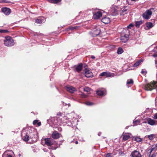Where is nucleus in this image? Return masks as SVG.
Masks as SVG:
<instances>
[{
	"instance_id": "obj_1",
	"label": "nucleus",
	"mask_w": 157,
	"mask_h": 157,
	"mask_svg": "<svg viewBox=\"0 0 157 157\" xmlns=\"http://www.w3.org/2000/svg\"><path fill=\"white\" fill-rule=\"evenodd\" d=\"M155 89H156L157 91V82H151L146 84L145 86V89L146 90H151Z\"/></svg>"
},
{
	"instance_id": "obj_2",
	"label": "nucleus",
	"mask_w": 157,
	"mask_h": 157,
	"mask_svg": "<svg viewBox=\"0 0 157 157\" xmlns=\"http://www.w3.org/2000/svg\"><path fill=\"white\" fill-rule=\"evenodd\" d=\"M4 43L5 45L7 46H12L14 44L13 40L10 36H7L5 37Z\"/></svg>"
},
{
	"instance_id": "obj_3",
	"label": "nucleus",
	"mask_w": 157,
	"mask_h": 157,
	"mask_svg": "<svg viewBox=\"0 0 157 157\" xmlns=\"http://www.w3.org/2000/svg\"><path fill=\"white\" fill-rule=\"evenodd\" d=\"M152 13L151 9L147 10L143 14V17L145 19H148L150 18Z\"/></svg>"
},
{
	"instance_id": "obj_4",
	"label": "nucleus",
	"mask_w": 157,
	"mask_h": 157,
	"mask_svg": "<svg viewBox=\"0 0 157 157\" xmlns=\"http://www.w3.org/2000/svg\"><path fill=\"white\" fill-rule=\"evenodd\" d=\"M44 141L45 144L48 146H51L53 145L54 143V141L51 138H45Z\"/></svg>"
},
{
	"instance_id": "obj_5",
	"label": "nucleus",
	"mask_w": 157,
	"mask_h": 157,
	"mask_svg": "<svg viewBox=\"0 0 157 157\" xmlns=\"http://www.w3.org/2000/svg\"><path fill=\"white\" fill-rule=\"evenodd\" d=\"M93 17L94 19H98L102 15V13L99 11L98 10L93 12Z\"/></svg>"
},
{
	"instance_id": "obj_6",
	"label": "nucleus",
	"mask_w": 157,
	"mask_h": 157,
	"mask_svg": "<svg viewBox=\"0 0 157 157\" xmlns=\"http://www.w3.org/2000/svg\"><path fill=\"white\" fill-rule=\"evenodd\" d=\"M67 90L71 93H73L76 91V89L72 86H66Z\"/></svg>"
},
{
	"instance_id": "obj_7",
	"label": "nucleus",
	"mask_w": 157,
	"mask_h": 157,
	"mask_svg": "<svg viewBox=\"0 0 157 157\" xmlns=\"http://www.w3.org/2000/svg\"><path fill=\"white\" fill-rule=\"evenodd\" d=\"M84 72L85 76L87 78H89L93 76L92 72L86 68H85L84 70Z\"/></svg>"
},
{
	"instance_id": "obj_8",
	"label": "nucleus",
	"mask_w": 157,
	"mask_h": 157,
	"mask_svg": "<svg viewBox=\"0 0 157 157\" xmlns=\"http://www.w3.org/2000/svg\"><path fill=\"white\" fill-rule=\"evenodd\" d=\"M2 11L5 15H8L11 13V10L7 7H3L2 8Z\"/></svg>"
},
{
	"instance_id": "obj_9",
	"label": "nucleus",
	"mask_w": 157,
	"mask_h": 157,
	"mask_svg": "<svg viewBox=\"0 0 157 157\" xmlns=\"http://www.w3.org/2000/svg\"><path fill=\"white\" fill-rule=\"evenodd\" d=\"M121 40L123 42H126L129 39V35L128 34H125L121 37Z\"/></svg>"
},
{
	"instance_id": "obj_10",
	"label": "nucleus",
	"mask_w": 157,
	"mask_h": 157,
	"mask_svg": "<svg viewBox=\"0 0 157 157\" xmlns=\"http://www.w3.org/2000/svg\"><path fill=\"white\" fill-rule=\"evenodd\" d=\"M60 134L57 131H54L52 135V137L55 139H57L60 137Z\"/></svg>"
},
{
	"instance_id": "obj_11",
	"label": "nucleus",
	"mask_w": 157,
	"mask_h": 157,
	"mask_svg": "<svg viewBox=\"0 0 157 157\" xmlns=\"http://www.w3.org/2000/svg\"><path fill=\"white\" fill-rule=\"evenodd\" d=\"M132 157H141L140 153L138 151H135L131 153Z\"/></svg>"
},
{
	"instance_id": "obj_12",
	"label": "nucleus",
	"mask_w": 157,
	"mask_h": 157,
	"mask_svg": "<svg viewBox=\"0 0 157 157\" xmlns=\"http://www.w3.org/2000/svg\"><path fill=\"white\" fill-rule=\"evenodd\" d=\"M101 76H105L106 77H110L112 76V74L109 71L104 72L100 74Z\"/></svg>"
},
{
	"instance_id": "obj_13",
	"label": "nucleus",
	"mask_w": 157,
	"mask_h": 157,
	"mask_svg": "<svg viewBox=\"0 0 157 157\" xmlns=\"http://www.w3.org/2000/svg\"><path fill=\"white\" fill-rule=\"evenodd\" d=\"M101 21L105 24H107L110 23V20L109 17H105L101 19Z\"/></svg>"
},
{
	"instance_id": "obj_14",
	"label": "nucleus",
	"mask_w": 157,
	"mask_h": 157,
	"mask_svg": "<svg viewBox=\"0 0 157 157\" xmlns=\"http://www.w3.org/2000/svg\"><path fill=\"white\" fill-rule=\"evenodd\" d=\"M147 123L151 125H155L157 124L156 121L150 118H149L147 120Z\"/></svg>"
},
{
	"instance_id": "obj_15",
	"label": "nucleus",
	"mask_w": 157,
	"mask_h": 157,
	"mask_svg": "<svg viewBox=\"0 0 157 157\" xmlns=\"http://www.w3.org/2000/svg\"><path fill=\"white\" fill-rule=\"evenodd\" d=\"M100 30L98 28L94 29L93 31V36H96L99 35Z\"/></svg>"
},
{
	"instance_id": "obj_16",
	"label": "nucleus",
	"mask_w": 157,
	"mask_h": 157,
	"mask_svg": "<svg viewBox=\"0 0 157 157\" xmlns=\"http://www.w3.org/2000/svg\"><path fill=\"white\" fill-rule=\"evenodd\" d=\"M105 91L104 89L98 90L96 91L97 94L99 96H103L105 94Z\"/></svg>"
},
{
	"instance_id": "obj_17",
	"label": "nucleus",
	"mask_w": 157,
	"mask_h": 157,
	"mask_svg": "<svg viewBox=\"0 0 157 157\" xmlns=\"http://www.w3.org/2000/svg\"><path fill=\"white\" fill-rule=\"evenodd\" d=\"M83 67L82 63H80L76 67V70L78 72H80L82 70Z\"/></svg>"
},
{
	"instance_id": "obj_18",
	"label": "nucleus",
	"mask_w": 157,
	"mask_h": 157,
	"mask_svg": "<svg viewBox=\"0 0 157 157\" xmlns=\"http://www.w3.org/2000/svg\"><path fill=\"white\" fill-rule=\"evenodd\" d=\"M31 138V137H29V136L27 134V133L25 134V135L22 137L23 139L24 140L27 141L29 140V138Z\"/></svg>"
},
{
	"instance_id": "obj_19",
	"label": "nucleus",
	"mask_w": 157,
	"mask_h": 157,
	"mask_svg": "<svg viewBox=\"0 0 157 157\" xmlns=\"http://www.w3.org/2000/svg\"><path fill=\"white\" fill-rule=\"evenodd\" d=\"M132 139L138 142H141L142 140V139L138 137H134Z\"/></svg>"
},
{
	"instance_id": "obj_20",
	"label": "nucleus",
	"mask_w": 157,
	"mask_h": 157,
	"mask_svg": "<svg viewBox=\"0 0 157 157\" xmlns=\"http://www.w3.org/2000/svg\"><path fill=\"white\" fill-rule=\"evenodd\" d=\"M130 135H131V134L129 133L124 135L123 138V140L124 141L128 140L130 137Z\"/></svg>"
},
{
	"instance_id": "obj_21",
	"label": "nucleus",
	"mask_w": 157,
	"mask_h": 157,
	"mask_svg": "<svg viewBox=\"0 0 157 157\" xmlns=\"http://www.w3.org/2000/svg\"><path fill=\"white\" fill-rule=\"evenodd\" d=\"M122 13L126 14L128 13V8L127 7H124L121 9Z\"/></svg>"
},
{
	"instance_id": "obj_22",
	"label": "nucleus",
	"mask_w": 157,
	"mask_h": 157,
	"mask_svg": "<svg viewBox=\"0 0 157 157\" xmlns=\"http://www.w3.org/2000/svg\"><path fill=\"white\" fill-rule=\"evenodd\" d=\"M62 121L63 122V123H67L69 122V119L66 117H63L62 119Z\"/></svg>"
},
{
	"instance_id": "obj_23",
	"label": "nucleus",
	"mask_w": 157,
	"mask_h": 157,
	"mask_svg": "<svg viewBox=\"0 0 157 157\" xmlns=\"http://www.w3.org/2000/svg\"><path fill=\"white\" fill-rule=\"evenodd\" d=\"M142 60H140L136 61L133 65V66L135 67H136L139 65L141 62H142Z\"/></svg>"
},
{
	"instance_id": "obj_24",
	"label": "nucleus",
	"mask_w": 157,
	"mask_h": 157,
	"mask_svg": "<svg viewBox=\"0 0 157 157\" xmlns=\"http://www.w3.org/2000/svg\"><path fill=\"white\" fill-rule=\"evenodd\" d=\"M118 10V7L116 6H114L111 8V11H113L114 13H116Z\"/></svg>"
},
{
	"instance_id": "obj_25",
	"label": "nucleus",
	"mask_w": 157,
	"mask_h": 157,
	"mask_svg": "<svg viewBox=\"0 0 157 157\" xmlns=\"http://www.w3.org/2000/svg\"><path fill=\"white\" fill-rule=\"evenodd\" d=\"M142 21H137L136 23V27L139 28L140 27V25L142 24Z\"/></svg>"
},
{
	"instance_id": "obj_26",
	"label": "nucleus",
	"mask_w": 157,
	"mask_h": 157,
	"mask_svg": "<svg viewBox=\"0 0 157 157\" xmlns=\"http://www.w3.org/2000/svg\"><path fill=\"white\" fill-rule=\"evenodd\" d=\"M48 0V2H50L56 3H57L61 1V0Z\"/></svg>"
},
{
	"instance_id": "obj_27",
	"label": "nucleus",
	"mask_w": 157,
	"mask_h": 157,
	"mask_svg": "<svg viewBox=\"0 0 157 157\" xmlns=\"http://www.w3.org/2000/svg\"><path fill=\"white\" fill-rule=\"evenodd\" d=\"M156 50L154 49L153 50V52H154L155 53L153 55V56L154 57H157V46L155 48Z\"/></svg>"
},
{
	"instance_id": "obj_28",
	"label": "nucleus",
	"mask_w": 157,
	"mask_h": 157,
	"mask_svg": "<svg viewBox=\"0 0 157 157\" xmlns=\"http://www.w3.org/2000/svg\"><path fill=\"white\" fill-rule=\"evenodd\" d=\"M155 136V134H152L147 136V138L150 140H152Z\"/></svg>"
},
{
	"instance_id": "obj_29",
	"label": "nucleus",
	"mask_w": 157,
	"mask_h": 157,
	"mask_svg": "<svg viewBox=\"0 0 157 157\" xmlns=\"http://www.w3.org/2000/svg\"><path fill=\"white\" fill-rule=\"evenodd\" d=\"M123 49L121 48H119L117 51V53L118 54H121L123 53Z\"/></svg>"
},
{
	"instance_id": "obj_30",
	"label": "nucleus",
	"mask_w": 157,
	"mask_h": 157,
	"mask_svg": "<svg viewBox=\"0 0 157 157\" xmlns=\"http://www.w3.org/2000/svg\"><path fill=\"white\" fill-rule=\"evenodd\" d=\"M156 148H157V143L155 145H153L151 149V151H150V153L153 150L156 149Z\"/></svg>"
},
{
	"instance_id": "obj_31",
	"label": "nucleus",
	"mask_w": 157,
	"mask_h": 157,
	"mask_svg": "<svg viewBox=\"0 0 157 157\" xmlns=\"http://www.w3.org/2000/svg\"><path fill=\"white\" fill-rule=\"evenodd\" d=\"M146 25L147 27L148 28H151L153 27L152 24L151 22H147Z\"/></svg>"
},
{
	"instance_id": "obj_32",
	"label": "nucleus",
	"mask_w": 157,
	"mask_h": 157,
	"mask_svg": "<svg viewBox=\"0 0 157 157\" xmlns=\"http://www.w3.org/2000/svg\"><path fill=\"white\" fill-rule=\"evenodd\" d=\"M43 21L41 19H38L36 20V22L39 24H41L42 23Z\"/></svg>"
},
{
	"instance_id": "obj_33",
	"label": "nucleus",
	"mask_w": 157,
	"mask_h": 157,
	"mask_svg": "<svg viewBox=\"0 0 157 157\" xmlns=\"http://www.w3.org/2000/svg\"><path fill=\"white\" fill-rule=\"evenodd\" d=\"M90 89L88 87H86L84 88V91L87 92H90Z\"/></svg>"
},
{
	"instance_id": "obj_34",
	"label": "nucleus",
	"mask_w": 157,
	"mask_h": 157,
	"mask_svg": "<svg viewBox=\"0 0 157 157\" xmlns=\"http://www.w3.org/2000/svg\"><path fill=\"white\" fill-rule=\"evenodd\" d=\"M141 73L144 75H145L147 73V71L145 69H142V70Z\"/></svg>"
},
{
	"instance_id": "obj_35",
	"label": "nucleus",
	"mask_w": 157,
	"mask_h": 157,
	"mask_svg": "<svg viewBox=\"0 0 157 157\" xmlns=\"http://www.w3.org/2000/svg\"><path fill=\"white\" fill-rule=\"evenodd\" d=\"M133 81L132 79H131L130 80H128L127 81V84H133Z\"/></svg>"
},
{
	"instance_id": "obj_36",
	"label": "nucleus",
	"mask_w": 157,
	"mask_h": 157,
	"mask_svg": "<svg viewBox=\"0 0 157 157\" xmlns=\"http://www.w3.org/2000/svg\"><path fill=\"white\" fill-rule=\"evenodd\" d=\"M8 32V31L6 30H0V33H7Z\"/></svg>"
},
{
	"instance_id": "obj_37",
	"label": "nucleus",
	"mask_w": 157,
	"mask_h": 157,
	"mask_svg": "<svg viewBox=\"0 0 157 157\" xmlns=\"http://www.w3.org/2000/svg\"><path fill=\"white\" fill-rule=\"evenodd\" d=\"M85 104L87 105H92V104H93L92 103L89 102V101H87V102H86Z\"/></svg>"
},
{
	"instance_id": "obj_38",
	"label": "nucleus",
	"mask_w": 157,
	"mask_h": 157,
	"mask_svg": "<svg viewBox=\"0 0 157 157\" xmlns=\"http://www.w3.org/2000/svg\"><path fill=\"white\" fill-rule=\"evenodd\" d=\"M133 26V25L132 24H130L129 25H128L127 28L128 29H131V28Z\"/></svg>"
},
{
	"instance_id": "obj_39",
	"label": "nucleus",
	"mask_w": 157,
	"mask_h": 157,
	"mask_svg": "<svg viewBox=\"0 0 157 157\" xmlns=\"http://www.w3.org/2000/svg\"><path fill=\"white\" fill-rule=\"evenodd\" d=\"M81 96L83 98H86V95H85L83 93H82L81 94H80Z\"/></svg>"
},
{
	"instance_id": "obj_40",
	"label": "nucleus",
	"mask_w": 157,
	"mask_h": 157,
	"mask_svg": "<svg viewBox=\"0 0 157 157\" xmlns=\"http://www.w3.org/2000/svg\"><path fill=\"white\" fill-rule=\"evenodd\" d=\"M153 118L155 119H157V113L154 114Z\"/></svg>"
},
{
	"instance_id": "obj_41",
	"label": "nucleus",
	"mask_w": 157,
	"mask_h": 157,
	"mask_svg": "<svg viewBox=\"0 0 157 157\" xmlns=\"http://www.w3.org/2000/svg\"><path fill=\"white\" fill-rule=\"evenodd\" d=\"M139 122V121L138 120H136L133 122V123L135 125H136V123Z\"/></svg>"
},
{
	"instance_id": "obj_42",
	"label": "nucleus",
	"mask_w": 157,
	"mask_h": 157,
	"mask_svg": "<svg viewBox=\"0 0 157 157\" xmlns=\"http://www.w3.org/2000/svg\"><path fill=\"white\" fill-rule=\"evenodd\" d=\"M38 121L37 120H35L33 121V123L34 125H36L38 123Z\"/></svg>"
},
{
	"instance_id": "obj_43",
	"label": "nucleus",
	"mask_w": 157,
	"mask_h": 157,
	"mask_svg": "<svg viewBox=\"0 0 157 157\" xmlns=\"http://www.w3.org/2000/svg\"><path fill=\"white\" fill-rule=\"evenodd\" d=\"M106 157H112L111 155V153H108L106 156Z\"/></svg>"
},
{
	"instance_id": "obj_44",
	"label": "nucleus",
	"mask_w": 157,
	"mask_h": 157,
	"mask_svg": "<svg viewBox=\"0 0 157 157\" xmlns=\"http://www.w3.org/2000/svg\"><path fill=\"white\" fill-rule=\"evenodd\" d=\"M37 125L38 126H39L41 125V123L40 122H38V123H37Z\"/></svg>"
},
{
	"instance_id": "obj_45",
	"label": "nucleus",
	"mask_w": 157,
	"mask_h": 157,
	"mask_svg": "<svg viewBox=\"0 0 157 157\" xmlns=\"http://www.w3.org/2000/svg\"><path fill=\"white\" fill-rule=\"evenodd\" d=\"M6 0H0V2H6Z\"/></svg>"
},
{
	"instance_id": "obj_46",
	"label": "nucleus",
	"mask_w": 157,
	"mask_h": 157,
	"mask_svg": "<svg viewBox=\"0 0 157 157\" xmlns=\"http://www.w3.org/2000/svg\"><path fill=\"white\" fill-rule=\"evenodd\" d=\"M70 29L71 30H72L73 29H76V28H75V27H71L70 28Z\"/></svg>"
},
{
	"instance_id": "obj_47",
	"label": "nucleus",
	"mask_w": 157,
	"mask_h": 157,
	"mask_svg": "<svg viewBox=\"0 0 157 157\" xmlns=\"http://www.w3.org/2000/svg\"><path fill=\"white\" fill-rule=\"evenodd\" d=\"M57 115L59 116H61V113H57Z\"/></svg>"
},
{
	"instance_id": "obj_48",
	"label": "nucleus",
	"mask_w": 157,
	"mask_h": 157,
	"mask_svg": "<svg viewBox=\"0 0 157 157\" xmlns=\"http://www.w3.org/2000/svg\"><path fill=\"white\" fill-rule=\"evenodd\" d=\"M150 157H155V154L152 155Z\"/></svg>"
},
{
	"instance_id": "obj_49",
	"label": "nucleus",
	"mask_w": 157,
	"mask_h": 157,
	"mask_svg": "<svg viewBox=\"0 0 157 157\" xmlns=\"http://www.w3.org/2000/svg\"><path fill=\"white\" fill-rule=\"evenodd\" d=\"M7 157H12L10 155H7Z\"/></svg>"
},
{
	"instance_id": "obj_50",
	"label": "nucleus",
	"mask_w": 157,
	"mask_h": 157,
	"mask_svg": "<svg viewBox=\"0 0 157 157\" xmlns=\"http://www.w3.org/2000/svg\"><path fill=\"white\" fill-rule=\"evenodd\" d=\"M91 58H92V59H95V57L93 56H91Z\"/></svg>"
},
{
	"instance_id": "obj_51",
	"label": "nucleus",
	"mask_w": 157,
	"mask_h": 157,
	"mask_svg": "<svg viewBox=\"0 0 157 157\" xmlns=\"http://www.w3.org/2000/svg\"><path fill=\"white\" fill-rule=\"evenodd\" d=\"M101 134V132H99L98 133V135L99 136H100Z\"/></svg>"
},
{
	"instance_id": "obj_52",
	"label": "nucleus",
	"mask_w": 157,
	"mask_h": 157,
	"mask_svg": "<svg viewBox=\"0 0 157 157\" xmlns=\"http://www.w3.org/2000/svg\"><path fill=\"white\" fill-rule=\"evenodd\" d=\"M155 64L157 65V60H155Z\"/></svg>"
},
{
	"instance_id": "obj_53",
	"label": "nucleus",
	"mask_w": 157,
	"mask_h": 157,
	"mask_svg": "<svg viewBox=\"0 0 157 157\" xmlns=\"http://www.w3.org/2000/svg\"><path fill=\"white\" fill-rule=\"evenodd\" d=\"M57 148V147H54L52 148V149L53 150L56 149Z\"/></svg>"
},
{
	"instance_id": "obj_54",
	"label": "nucleus",
	"mask_w": 157,
	"mask_h": 157,
	"mask_svg": "<svg viewBox=\"0 0 157 157\" xmlns=\"http://www.w3.org/2000/svg\"><path fill=\"white\" fill-rule=\"evenodd\" d=\"M75 143L76 144H77L78 143V142L77 141H76L75 142Z\"/></svg>"
},
{
	"instance_id": "obj_55",
	"label": "nucleus",
	"mask_w": 157,
	"mask_h": 157,
	"mask_svg": "<svg viewBox=\"0 0 157 157\" xmlns=\"http://www.w3.org/2000/svg\"><path fill=\"white\" fill-rule=\"evenodd\" d=\"M19 156H21V154H19Z\"/></svg>"
}]
</instances>
